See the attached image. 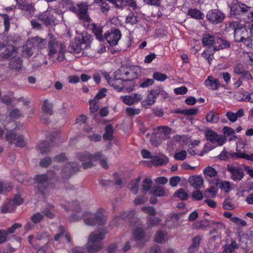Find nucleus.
<instances>
[{"instance_id":"obj_1","label":"nucleus","mask_w":253,"mask_h":253,"mask_svg":"<svg viewBox=\"0 0 253 253\" xmlns=\"http://www.w3.org/2000/svg\"><path fill=\"white\" fill-rule=\"evenodd\" d=\"M48 37L47 49L49 59L54 62L63 61L66 51V44L59 41L52 34H48Z\"/></svg>"},{"instance_id":"obj_2","label":"nucleus","mask_w":253,"mask_h":253,"mask_svg":"<svg viewBox=\"0 0 253 253\" xmlns=\"http://www.w3.org/2000/svg\"><path fill=\"white\" fill-rule=\"evenodd\" d=\"M89 5L87 2L78 3L76 6L72 5L69 7L71 11L75 13L85 28H87L92 22V19L90 17L88 13Z\"/></svg>"},{"instance_id":"obj_3","label":"nucleus","mask_w":253,"mask_h":253,"mask_svg":"<svg viewBox=\"0 0 253 253\" xmlns=\"http://www.w3.org/2000/svg\"><path fill=\"white\" fill-rule=\"evenodd\" d=\"M78 159L83 162L82 166L84 169L92 167V162L96 161H100V164L103 168L107 169L108 168V162L106 159H103L101 152L90 154L87 152H84L78 155Z\"/></svg>"},{"instance_id":"obj_4","label":"nucleus","mask_w":253,"mask_h":253,"mask_svg":"<svg viewBox=\"0 0 253 253\" xmlns=\"http://www.w3.org/2000/svg\"><path fill=\"white\" fill-rule=\"evenodd\" d=\"M140 72L138 66L122 67L114 73V76L125 82L136 79Z\"/></svg>"},{"instance_id":"obj_5","label":"nucleus","mask_w":253,"mask_h":253,"mask_svg":"<svg viewBox=\"0 0 253 253\" xmlns=\"http://www.w3.org/2000/svg\"><path fill=\"white\" fill-rule=\"evenodd\" d=\"M104 238V234L100 231L91 233L86 244V249L88 253H95L99 251L103 247L102 241Z\"/></svg>"},{"instance_id":"obj_6","label":"nucleus","mask_w":253,"mask_h":253,"mask_svg":"<svg viewBox=\"0 0 253 253\" xmlns=\"http://www.w3.org/2000/svg\"><path fill=\"white\" fill-rule=\"evenodd\" d=\"M104 210L99 208L94 214L87 212L86 217H84L85 224L89 226L104 225L106 221V217L104 214Z\"/></svg>"},{"instance_id":"obj_7","label":"nucleus","mask_w":253,"mask_h":253,"mask_svg":"<svg viewBox=\"0 0 253 253\" xmlns=\"http://www.w3.org/2000/svg\"><path fill=\"white\" fill-rule=\"evenodd\" d=\"M229 28L234 31V38L236 42L244 41V40L251 37L248 29L242 26L238 22H232L229 24Z\"/></svg>"},{"instance_id":"obj_8","label":"nucleus","mask_w":253,"mask_h":253,"mask_svg":"<svg viewBox=\"0 0 253 253\" xmlns=\"http://www.w3.org/2000/svg\"><path fill=\"white\" fill-rule=\"evenodd\" d=\"M34 179L37 183L36 193L45 195L48 187V181L49 177L46 174H38L35 177Z\"/></svg>"},{"instance_id":"obj_9","label":"nucleus","mask_w":253,"mask_h":253,"mask_svg":"<svg viewBox=\"0 0 253 253\" xmlns=\"http://www.w3.org/2000/svg\"><path fill=\"white\" fill-rule=\"evenodd\" d=\"M226 169L230 173V178L236 182L241 181L245 175L243 169L239 166L228 165Z\"/></svg>"},{"instance_id":"obj_10","label":"nucleus","mask_w":253,"mask_h":253,"mask_svg":"<svg viewBox=\"0 0 253 253\" xmlns=\"http://www.w3.org/2000/svg\"><path fill=\"white\" fill-rule=\"evenodd\" d=\"M250 9V7L242 2L233 5L230 8V16L237 17L238 16L245 15Z\"/></svg>"},{"instance_id":"obj_11","label":"nucleus","mask_w":253,"mask_h":253,"mask_svg":"<svg viewBox=\"0 0 253 253\" xmlns=\"http://www.w3.org/2000/svg\"><path fill=\"white\" fill-rule=\"evenodd\" d=\"M70 207L71 208V210L77 213V214L75 213L71 215L69 218V220L71 222H77L81 220L82 218L84 217H84H86L87 212H84V213H80L81 208L78 201L73 202L71 203Z\"/></svg>"},{"instance_id":"obj_12","label":"nucleus","mask_w":253,"mask_h":253,"mask_svg":"<svg viewBox=\"0 0 253 253\" xmlns=\"http://www.w3.org/2000/svg\"><path fill=\"white\" fill-rule=\"evenodd\" d=\"M206 137L212 143H217L219 146L222 145L226 140L222 135H219L212 130H208L206 132Z\"/></svg>"},{"instance_id":"obj_13","label":"nucleus","mask_w":253,"mask_h":253,"mask_svg":"<svg viewBox=\"0 0 253 253\" xmlns=\"http://www.w3.org/2000/svg\"><path fill=\"white\" fill-rule=\"evenodd\" d=\"M207 18L210 22L216 24L223 21L225 18V15L219 9H213L208 12L207 14Z\"/></svg>"},{"instance_id":"obj_14","label":"nucleus","mask_w":253,"mask_h":253,"mask_svg":"<svg viewBox=\"0 0 253 253\" xmlns=\"http://www.w3.org/2000/svg\"><path fill=\"white\" fill-rule=\"evenodd\" d=\"M121 33L119 30L108 31L105 35V39L111 46H115L118 44L121 38Z\"/></svg>"},{"instance_id":"obj_15","label":"nucleus","mask_w":253,"mask_h":253,"mask_svg":"<svg viewBox=\"0 0 253 253\" xmlns=\"http://www.w3.org/2000/svg\"><path fill=\"white\" fill-rule=\"evenodd\" d=\"M39 18L46 26L54 25L57 21L56 16L53 15L50 9H48L40 14Z\"/></svg>"},{"instance_id":"obj_16","label":"nucleus","mask_w":253,"mask_h":253,"mask_svg":"<svg viewBox=\"0 0 253 253\" xmlns=\"http://www.w3.org/2000/svg\"><path fill=\"white\" fill-rule=\"evenodd\" d=\"M104 77L108 83L118 91H121L124 88V82L122 80L115 78V76H114V78H111L107 73H104Z\"/></svg>"},{"instance_id":"obj_17","label":"nucleus","mask_w":253,"mask_h":253,"mask_svg":"<svg viewBox=\"0 0 253 253\" xmlns=\"http://www.w3.org/2000/svg\"><path fill=\"white\" fill-rule=\"evenodd\" d=\"M46 44V39L37 36L29 39L27 41V45L31 46L33 48H37L39 50L45 48Z\"/></svg>"},{"instance_id":"obj_18","label":"nucleus","mask_w":253,"mask_h":253,"mask_svg":"<svg viewBox=\"0 0 253 253\" xmlns=\"http://www.w3.org/2000/svg\"><path fill=\"white\" fill-rule=\"evenodd\" d=\"M80 167L75 163H70L67 164L66 167L62 170V176L68 178L73 172L79 170Z\"/></svg>"},{"instance_id":"obj_19","label":"nucleus","mask_w":253,"mask_h":253,"mask_svg":"<svg viewBox=\"0 0 253 253\" xmlns=\"http://www.w3.org/2000/svg\"><path fill=\"white\" fill-rule=\"evenodd\" d=\"M204 84L209 89L216 90L219 87L220 83L218 79L210 76L205 80Z\"/></svg>"},{"instance_id":"obj_20","label":"nucleus","mask_w":253,"mask_h":253,"mask_svg":"<svg viewBox=\"0 0 253 253\" xmlns=\"http://www.w3.org/2000/svg\"><path fill=\"white\" fill-rule=\"evenodd\" d=\"M188 181L192 187L197 189H200L204 184V179L200 175L191 176L189 178Z\"/></svg>"},{"instance_id":"obj_21","label":"nucleus","mask_w":253,"mask_h":253,"mask_svg":"<svg viewBox=\"0 0 253 253\" xmlns=\"http://www.w3.org/2000/svg\"><path fill=\"white\" fill-rule=\"evenodd\" d=\"M113 4L118 8H122L123 6L128 5L133 9L137 7V4L134 0H114Z\"/></svg>"},{"instance_id":"obj_22","label":"nucleus","mask_w":253,"mask_h":253,"mask_svg":"<svg viewBox=\"0 0 253 253\" xmlns=\"http://www.w3.org/2000/svg\"><path fill=\"white\" fill-rule=\"evenodd\" d=\"M17 51L13 45H8L6 46L5 50L2 54V58L11 59L16 57Z\"/></svg>"},{"instance_id":"obj_23","label":"nucleus","mask_w":253,"mask_h":253,"mask_svg":"<svg viewBox=\"0 0 253 253\" xmlns=\"http://www.w3.org/2000/svg\"><path fill=\"white\" fill-rule=\"evenodd\" d=\"M216 39L213 36L210 34L205 35L202 39V43L204 46H209L214 48L216 46Z\"/></svg>"},{"instance_id":"obj_24","label":"nucleus","mask_w":253,"mask_h":253,"mask_svg":"<svg viewBox=\"0 0 253 253\" xmlns=\"http://www.w3.org/2000/svg\"><path fill=\"white\" fill-rule=\"evenodd\" d=\"M244 110L240 109L236 113L228 111L226 113V117L231 122H235L238 118H241L244 115Z\"/></svg>"},{"instance_id":"obj_25","label":"nucleus","mask_w":253,"mask_h":253,"mask_svg":"<svg viewBox=\"0 0 253 253\" xmlns=\"http://www.w3.org/2000/svg\"><path fill=\"white\" fill-rule=\"evenodd\" d=\"M179 215L178 213L173 214L167 219L166 225L170 228H173L180 225V222L179 221Z\"/></svg>"},{"instance_id":"obj_26","label":"nucleus","mask_w":253,"mask_h":253,"mask_svg":"<svg viewBox=\"0 0 253 253\" xmlns=\"http://www.w3.org/2000/svg\"><path fill=\"white\" fill-rule=\"evenodd\" d=\"M84 46L78 41L72 42L70 45V52L74 53H80L82 52Z\"/></svg>"},{"instance_id":"obj_27","label":"nucleus","mask_w":253,"mask_h":253,"mask_svg":"<svg viewBox=\"0 0 253 253\" xmlns=\"http://www.w3.org/2000/svg\"><path fill=\"white\" fill-rule=\"evenodd\" d=\"M168 162V158L165 156L161 157L154 156L152 158V162L155 166H162Z\"/></svg>"},{"instance_id":"obj_28","label":"nucleus","mask_w":253,"mask_h":253,"mask_svg":"<svg viewBox=\"0 0 253 253\" xmlns=\"http://www.w3.org/2000/svg\"><path fill=\"white\" fill-rule=\"evenodd\" d=\"M42 113L44 115H52L53 114L52 105L47 100L44 101L42 108Z\"/></svg>"},{"instance_id":"obj_29","label":"nucleus","mask_w":253,"mask_h":253,"mask_svg":"<svg viewBox=\"0 0 253 253\" xmlns=\"http://www.w3.org/2000/svg\"><path fill=\"white\" fill-rule=\"evenodd\" d=\"M91 40V37L89 34L86 32H83L82 38L78 41L86 48L90 43Z\"/></svg>"},{"instance_id":"obj_30","label":"nucleus","mask_w":253,"mask_h":253,"mask_svg":"<svg viewBox=\"0 0 253 253\" xmlns=\"http://www.w3.org/2000/svg\"><path fill=\"white\" fill-rule=\"evenodd\" d=\"M9 65L12 69L19 70L22 67V60L19 57H14L10 59Z\"/></svg>"},{"instance_id":"obj_31","label":"nucleus","mask_w":253,"mask_h":253,"mask_svg":"<svg viewBox=\"0 0 253 253\" xmlns=\"http://www.w3.org/2000/svg\"><path fill=\"white\" fill-rule=\"evenodd\" d=\"M103 27L95 24L93 25L92 31L96 38L100 41H103L104 37L103 36Z\"/></svg>"},{"instance_id":"obj_32","label":"nucleus","mask_w":253,"mask_h":253,"mask_svg":"<svg viewBox=\"0 0 253 253\" xmlns=\"http://www.w3.org/2000/svg\"><path fill=\"white\" fill-rule=\"evenodd\" d=\"M216 43H219V45L214 47V50L216 51L229 47L230 46V44L228 42L220 38L216 39Z\"/></svg>"},{"instance_id":"obj_33","label":"nucleus","mask_w":253,"mask_h":253,"mask_svg":"<svg viewBox=\"0 0 253 253\" xmlns=\"http://www.w3.org/2000/svg\"><path fill=\"white\" fill-rule=\"evenodd\" d=\"M155 92L156 91H154V89L150 90L147 98L143 102L146 103L148 105H152L155 102L156 99L157 98Z\"/></svg>"},{"instance_id":"obj_34","label":"nucleus","mask_w":253,"mask_h":253,"mask_svg":"<svg viewBox=\"0 0 253 253\" xmlns=\"http://www.w3.org/2000/svg\"><path fill=\"white\" fill-rule=\"evenodd\" d=\"M204 172L206 179L215 177L217 175V171L211 167H208L204 169Z\"/></svg>"},{"instance_id":"obj_35","label":"nucleus","mask_w":253,"mask_h":253,"mask_svg":"<svg viewBox=\"0 0 253 253\" xmlns=\"http://www.w3.org/2000/svg\"><path fill=\"white\" fill-rule=\"evenodd\" d=\"M188 15L196 19H202L204 14L197 9H190L188 11Z\"/></svg>"},{"instance_id":"obj_36","label":"nucleus","mask_w":253,"mask_h":253,"mask_svg":"<svg viewBox=\"0 0 253 253\" xmlns=\"http://www.w3.org/2000/svg\"><path fill=\"white\" fill-rule=\"evenodd\" d=\"M238 248L236 241H232L229 245H226L224 247V250L222 253H231L234 252L235 250Z\"/></svg>"},{"instance_id":"obj_37","label":"nucleus","mask_w":253,"mask_h":253,"mask_svg":"<svg viewBox=\"0 0 253 253\" xmlns=\"http://www.w3.org/2000/svg\"><path fill=\"white\" fill-rule=\"evenodd\" d=\"M134 240L139 241L142 239L145 236V233L142 228H136L133 232Z\"/></svg>"},{"instance_id":"obj_38","label":"nucleus","mask_w":253,"mask_h":253,"mask_svg":"<svg viewBox=\"0 0 253 253\" xmlns=\"http://www.w3.org/2000/svg\"><path fill=\"white\" fill-rule=\"evenodd\" d=\"M201 240V239L199 236H197L193 239L192 245L188 249L190 253L197 250L199 246Z\"/></svg>"},{"instance_id":"obj_39","label":"nucleus","mask_w":253,"mask_h":253,"mask_svg":"<svg viewBox=\"0 0 253 253\" xmlns=\"http://www.w3.org/2000/svg\"><path fill=\"white\" fill-rule=\"evenodd\" d=\"M139 179H133L131 181L128 185V187L130 189L132 193L134 194H136L138 192L139 186Z\"/></svg>"},{"instance_id":"obj_40","label":"nucleus","mask_w":253,"mask_h":253,"mask_svg":"<svg viewBox=\"0 0 253 253\" xmlns=\"http://www.w3.org/2000/svg\"><path fill=\"white\" fill-rule=\"evenodd\" d=\"M233 157L243 158L253 162V154H248L245 152H238L233 153Z\"/></svg>"},{"instance_id":"obj_41","label":"nucleus","mask_w":253,"mask_h":253,"mask_svg":"<svg viewBox=\"0 0 253 253\" xmlns=\"http://www.w3.org/2000/svg\"><path fill=\"white\" fill-rule=\"evenodd\" d=\"M234 153H231L230 152H227L225 150H223L220 154L217 156V158L222 161H226L229 158H231L232 159H236L237 157H233V154Z\"/></svg>"},{"instance_id":"obj_42","label":"nucleus","mask_w":253,"mask_h":253,"mask_svg":"<svg viewBox=\"0 0 253 253\" xmlns=\"http://www.w3.org/2000/svg\"><path fill=\"white\" fill-rule=\"evenodd\" d=\"M38 147L42 154H44L49 151L50 145L46 141H43L38 144Z\"/></svg>"},{"instance_id":"obj_43","label":"nucleus","mask_w":253,"mask_h":253,"mask_svg":"<svg viewBox=\"0 0 253 253\" xmlns=\"http://www.w3.org/2000/svg\"><path fill=\"white\" fill-rule=\"evenodd\" d=\"M27 139L23 135H20L17 136L15 145L17 147H24L26 146Z\"/></svg>"},{"instance_id":"obj_44","label":"nucleus","mask_w":253,"mask_h":253,"mask_svg":"<svg viewBox=\"0 0 253 253\" xmlns=\"http://www.w3.org/2000/svg\"><path fill=\"white\" fill-rule=\"evenodd\" d=\"M16 135L12 131H7L5 133V138L10 144H15Z\"/></svg>"},{"instance_id":"obj_45","label":"nucleus","mask_w":253,"mask_h":253,"mask_svg":"<svg viewBox=\"0 0 253 253\" xmlns=\"http://www.w3.org/2000/svg\"><path fill=\"white\" fill-rule=\"evenodd\" d=\"M113 132V127L110 125L107 126L105 127V132L103 135V138L106 140H111L112 138Z\"/></svg>"},{"instance_id":"obj_46","label":"nucleus","mask_w":253,"mask_h":253,"mask_svg":"<svg viewBox=\"0 0 253 253\" xmlns=\"http://www.w3.org/2000/svg\"><path fill=\"white\" fill-rule=\"evenodd\" d=\"M135 214V211H130L129 212H124L120 214L118 217L114 218V221L119 219L120 218L123 219H128L130 220Z\"/></svg>"},{"instance_id":"obj_47","label":"nucleus","mask_w":253,"mask_h":253,"mask_svg":"<svg viewBox=\"0 0 253 253\" xmlns=\"http://www.w3.org/2000/svg\"><path fill=\"white\" fill-rule=\"evenodd\" d=\"M13 92H10L8 94L3 95L1 98V100L2 102L6 105H9L13 101Z\"/></svg>"},{"instance_id":"obj_48","label":"nucleus","mask_w":253,"mask_h":253,"mask_svg":"<svg viewBox=\"0 0 253 253\" xmlns=\"http://www.w3.org/2000/svg\"><path fill=\"white\" fill-rule=\"evenodd\" d=\"M153 194L156 197H162L166 195V192L163 187L158 186L153 190Z\"/></svg>"},{"instance_id":"obj_49","label":"nucleus","mask_w":253,"mask_h":253,"mask_svg":"<svg viewBox=\"0 0 253 253\" xmlns=\"http://www.w3.org/2000/svg\"><path fill=\"white\" fill-rule=\"evenodd\" d=\"M89 103L90 104L89 110L91 113H94L98 110L99 105L97 100L94 99H90Z\"/></svg>"},{"instance_id":"obj_50","label":"nucleus","mask_w":253,"mask_h":253,"mask_svg":"<svg viewBox=\"0 0 253 253\" xmlns=\"http://www.w3.org/2000/svg\"><path fill=\"white\" fill-rule=\"evenodd\" d=\"M207 122L212 123H216L218 121V118L214 114L213 111H211L206 116Z\"/></svg>"},{"instance_id":"obj_51","label":"nucleus","mask_w":253,"mask_h":253,"mask_svg":"<svg viewBox=\"0 0 253 253\" xmlns=\"http://www.w3.org/2000/svg\"><path fill=\"white\" fill-rule=\"evenodd\" d=\"M187 157V152L184 150L177 151H176L174 155V158L176 160L183 161Z\"/></svg>"},{"instance_id":"obj_52","label":"nucleus","mask_w":253,"mask_h":253,"mask_svg":"<svg viewBox=\"0 0 253 253\" xmlns=\"http://www.w3.org/2000/svg\"><path fill=\"white\" fill-rule=\"evenodd\" d=\"M140 112V109L138 108L127 107L126 109V113L129 117H133L135 115H138Z\"/></svg>"},{"instance_id":"obj_53","label":"nucleus","mask_w":253,"mask_h":253,"mask_svg":"<svg viewBox=\"0 0 253 253\" xmlns=\"http://www.w3.org/2000/svg\"><path fill=\"white\" fill-rule=\"evenodd\" d=\"M153 78L154 80L157 81L163 82L168 78V77L165 74L159 72H156L153 74Z\"/></svg>"},{"instance_id":"obj_54","label":"nucleus","mask_w":253,"mask_h":253,"mask_svg":"<svg viewBox=\"0 0 253 253\" xmlns=\"http://www.w3.org/2000/svg\"><path fill=\"white\" fill-rule=\"evenodd\" d=\"M174 195L182 201L186 200L188 198L187 193L182 188L178 189Z\"/></svg>"},{"instance_id":"obj_55","label":"nucleus","mask_w":253,"mask_h":253,"mask_svg":"<svg viewBox=\"0 0 253 253\" xmlns=\"http://www.w3.org/2000/svg\"><path fill=\"white\" fill-rule=\"evenodd\" d=\"M121 98L123 102L127 105L130 106L134 104L132 95L122 96Z\"/></svg>"},{"instance_id":"obj_56","label":"nucleus","mask_w":253,"mask_h":253,"mask_svg":"<svg viewBox=\"0 0 253 253\" xmlns=\"http://www.w3.org/2000/svg\"><path fill=\"white\" fill-rule=\"evenodd\" d=\"M152 185V180L149 178H146L143 181L142 185L143 190L145 191H148L151 188Z\"/></svg>"},{"instance_id":"obj_57","label":"nucleus","mask_w":253,"mask_h":253,"mask_svg":"<svg viewBox=\"0 0 253 253\" xmlns=\"http://www.w3.org/2000/svg\"><path fill=\"white\" fill-rule=\"evenodd\" d=\"M216 50H214V48L211 47H208L206 49L204 50L202 53V56L205 58H209L214 54V52Z\"/></svg>"},{"instance_id":"obj_58","label":"nucleus","mask_w":253,"mask_h":253,"mask_svg":"<svg viewBox=\"0 0 253 253\" xmlns=\"http://www.w3.org/2000/svg\"><path fill=\"white\" fill-rule=\"evenodd\" d=\"M1 17L3 18V23L5 28V31H8L10 27V18L7 14H1Z\"/></svg>"},{"instance_id":"obj_59","label":"nucleus","mask_w":253,"mask_h":253,"mask_svg":"<svg viewBox=\"0 0 253 253\" xmlns=\"http://www.w3.org/2000/svg\"><path fill=\"white\" fill-rule=\"evenodd\" d=\"M43 218V215L39 212H37L32 216L31 219L33 223L36 224L39 223Z\"/></svg>"},{"instance_id":"obj_60","label":"nucleus","mask_w":253,"mask_h":253,"mask_svg":"<svg viewBox=\"0 0 253 253\" xmlns=\"http://www.w3.org/2000/svg\"><path fill=\"white\" fill-rule=\"evenodd\" d=\"M126 23H129L131 25H134L137 22V17L134 16L133 13H131L126 17Z\"/></svg>"},{"instance_id":"obj_61","label":"nucleus","mask_w":253,"mask_h":253,"mask_svg":"<svg viewBox=\"0 0 253 253\" xmlns=\"http://www.w3.org/2000/svg\"><path fill=\"white\" fill-rule=\"evenodd\" d=\"M154 91H156V95L157 97L159 95L161 96L164 98H166L168 97V93L164 90L162 87H158L156 89H154Z\"/></svg>"},{"instance_id":"obj_62","label":"nucleus","mask_w":253,"mask_h":253,"mask_svg":"<svg viewBox=\"0 0 253 253\" xmlns=\"http://www.w3.org/2000/svg\"><path fill=\"white\" fill-rule=\"evenodd\" d=\"M161 220L157 217H150L148 219L147 222L151 227L158 225Z\"/></svg>"},{"instance_id":"obj_63","label":"nucleus","mask_w":253,"mask_h":253,"mask_svg":"<svg viewBox=\"0 0 253 253\" xmlns=\"http://www.w3.org/2000/svg\"><path fill=\"white\" fill-rule=\"evenodd\" d=\"M246 70L245 69L244 66L241 64H237L234 68V72L236 74L243 75Z\"/></svg>"},{"instance_id":"obj_64","label":"nucleus","mask_w":253,"mask_h":253,"mask_svg":"<svg viewBox=\"0 0 253 253\" xmlns=\"http://www.w3.org/2000/svg\"><path fill=\"white\" fill-rule=\"evenodd\" d=\"M188 91V89L185 86H182L179 87L174 89V92L176 95H183Z\"/></svg>"}]
</instances>
